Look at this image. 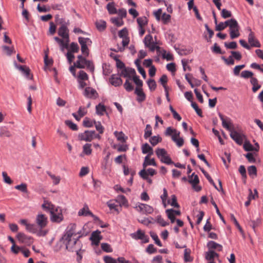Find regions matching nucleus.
I'll list each match as a JSON object with an SVG mask.
<instances>
[{"label":"nucleus","mask_w":263,"mask_h":263,"mask_svg":"<svg viewBox=\"0 0 263 263\" xmlns=\"http://www.w3.org/2000/svg\"><path fill=\"white\" fill-rule=\"evenodd\" d=\"M81 231L77 230V225L71 223L68 226L62 237L66 249L70 251L77 252L78 255L81 250V242L79 240L81 236Z\"/></svg>","instance_id":"nucleus-1"},{"label":"nucleus","mask_w":263,"mask_h":263,"mask_svg":"<svg viewBox=\"0 0 263 263\" xmlns=\"http://www.w3.org/2000/svg\"><path fill=\"white\" fill-rule=\"evenodd\" d=\"M42 207L50 213V219L52 222L60 223L63 220L62 210L60 207L55 206L48 201H44Z\"/></svg>","instance_id":"nucleus-2"},{"label":"nucleus","mask_w":263,"mask_h":263,"mask_svg":"<svg viewBox=\"0 0 263 263\" xmlns=\"http://www.w3.org/2000/svg\"><path fill=\"white\" fill-rule=\"evenodd\" d=\"M78 59V60L74 63L75 67L79 68H84L87 67L90 71H93L94 67L91 61L86 60V59L82 55H79Z\"/></svg>","instance_id":"nucleus-3"},{"label":"nucleus","mask_w":263,"mask_h":263,"mask_svg":"<svg viewBox=\"0 0 263 263\" xmlns=\"http://www.w3.org/2000/svg\"><path fill=\"white\" fill-rule=\"evenodd\" d=\"M78 40L81 45L82 54L85 57H88L89 52L88 47L90 46L92 43L91 40L89 38L79 37Z\"/></svg>","instance_id":"nucleus-4"},{"label":"nucleus","mask_w":263,"mask_h":263,"mask_svg":"<svg viewBox=\"0 0 263 263\" xmlns=\"http://www.w3.org/2000/svg\"><path fill=\"white\" fill-rule=\"evenodd\" d=\"M155 152L157 156L162 162L167 164L173 163L171 158L165 149L158 148L156 150Z\"/></svg>","instance_id":"nucleus-5"},{"label":"nucleus","mask_w":263,"mask_h":263,"mask_svg":"<svg viewBox=\"0 0 263 263\" xmlns=\"http://www.w3.org/2000/svg\"><path fill=\"white\" fill-rule=\"evenodd\" d=\"M130 237L135 240H141L143 243H147L149 241V237L145 235L144 231L138 229L136 232L131 233Z\"/></svg>","instance_id":"nucleus-6"},{"label":"nucleus","mask_w":263,"mask_h":263,"mask_svg":"<svg viewBox=\"0 0 263 263\" xmlns=\"http://www.w3.org/2000/svg\"><path fill=\"white\" fill-rule=\"evenodd\" d=\"M135 208L138 212L143 214H150L154 212V208L152 206L144 203H138Z\"/></svg>","instance_id":"nucleus-7"},{"label":"nucleus","mask_w":263,"mask_h":263,"mask_svg":"<svg viewBox=\"0 0 263 263\" xmlns=\"http://www.w3.org/2000/svg\"><path fill=\"white\" fill-rule=\"evenodd\" d=\"M230 35L231 39H234L238 37L240 35L239 33V26L236 21L234 20L233 23L230 25Z\"/></svg>","instance_id":"nucleus-8"},{"label":"nucleus","mask_w":263,"mask_h":263,"mask_svg":"<svg viewBox=\"0 0 263 263\" xmlns=\"http://www.w3.org/2000/svg\"><path fill=\"white\" fill-rule=\"evenodd\" d=\"M94 130H86L84 133L79 134L78 139L81 141L90 142L94 139Z\"/></svg>","instance_id":"nucleus-9"},{"label":"nucleus","mask_w":263,"mask_h":263,"mask_svg":"<svg viewBox=\"0 0 263 263\" xmlns=\"http://www.w3.org/2000/svg\"><path fill=\"white\" fill-rule=\"evenodd\" d=\"M18 241L21 243L28 246H30L33 242V238L29 236L26 235L23 233L20 232L16 235Z\"/></svg>","instance_id":"nucleus-10"},{"label":"nucleus","mask_w":263,"mask_h":263,"mask_svg":"<svg viewBox=\"0 0 263 263\" xmlns=\"http://www.w3.org/2000/svg\"><path fill=\"white\" fill-rule=\"evenodd\" d=\"M188 181L192 184L195 191L199 192L201 190V187L198 185L199 182L198 177L195 173H193L191 176H189Z\"/></svg>","instance_id":"nucleus-11"},{"label":"nucleus","mask_w":263,"mask_h":263,"mask_svg":"<svg viewBox=\"0 0 263 263\" xmlns=\"http://www.w3.org/2000/svg\"><path fill=\"white\" fill-rule=\"evenodd\" d=\"M36 223L41 229L45 228L48 222L47 217L43 214H39L36 217Z\"/></svg>","instance_id":"nucleus-12"},{"label":"nucleus","mask_w":263,"mask_h":263,"mask_svg":"<svg viewBox=\"0 0 263 263\" xmlns=\"http://www.w3.org/2000/svg\"><path fill=\"white\" fill-rule=\"evenodd\" d=\"M180 132L177 129L168 127L165 132V135L167 136H171L173 141L180 137Z\"/></svg>","instance_id":"nucleus-13"},{"label":"nucleus","mask_w":263,"mask_h":263,"mask_svg":"<svg viewBox=\"0 0 263 263\" xmlns=\"http://www.w3.org/2000/svg\"><path fill=\"white\" fill-rule=\"evenodd\" d=\"M59 35L62 37L66 42L69 43V33H68V29L67 27L64 25H62L58 29V31Z\"/></svg>","instance_id":"nucleus-14"},{"label":"nucleus","mask_w":263,"mask_h":263,"mask_svg":"<svg viewBox=\"0 0 263 263\" xmlns=\"http://www.w3.org/2000/svg\"><path fill=\"white\" fill-rule=\"evenodd\" d=\"M14 65L15 67L19 70L26 78L28 79H31L32 78V76L30 74V69L28 67L26 66L18 65L15 62H14Z\"/></svg>","instance_id":"nucleus-15"},{"label":"nucleus","mask_w":263,"mask_h":263,"mask_svg":"<svg viewBox=\"0 0 263 263\" xmlns=\"http://www.w3.org/2000/svg\"><path fill=\"white\" fill-rule=\"evenodd\" d=\"M83 95L85 97L90 99H96L98 96V94L97 91L90 87L85 88L83 92Z\"/></svg>","instance_id":"nucleus-16"},{"label":"nucleus","mask_w":263,"mask_h":263,"mask_svg":"<svg viewBox=\"0 0 263 263\" xmlns=\"http://www.w3.org/2000/svg\"><path fill=\"white\" fill-rule=\"evenodd\" d=\"M102 239V236L101 235V232L98 230L93 232L90 238L92 244L95 246H98Z\"/></svg>","instance_id":"nucleus-17"},{"label":"nucleus","mask_w":263,"mask_h":263,"mask_svg":"<svg viewBox=\"0 0 263 263\" xmlns=\"http://www.w3.org/2000/svg\"><path fill=\"white\" fill-rule=\"evenodd\" d=\"M250 33L248 35V42L250 44V47H260L261 45L259 41L255 37L254 33L251 29H249Z\"/></svg>","instance_id":"nucleus-18"},{"label":"nucleus","mask_w":263,"mask_h":263,"mask_svg":"<svg viewBox=\"0 0 263 263\" xmlns=\"http://www.w3.org/2000/svg\"><path fill=\"white\" fill-rule=\"evenodd\" d=\"M218 115L220 120L222 121V125L223 127L230 132L232 130L231 126L232 124L231 123V119L228 117L224 118L223 116L220 113H219Z\"/></svg>","instance_id":"nucleus-19"},{"label":"nucleus","mask_w":263,"mask_h":263,"mask_svg":"<svg viewBox=\"0 0 263 263\" xmlns=\"http://www.w3.org/2000/svg\"><path fill=\"white\" fill-rule=\"evenodd\" d=\"M230 132V137L237 144L241 145L243 140V135L235 130H231Z\"/></svg>","instance_id":"nucleus-20"},{"label":"nucleus","mask_w":263,"mask_h":263,"mask_svg":"<svg viewBox=\"0 0 263 263\" xmlns=\"http://www.w3.org/2000/svg\"><path fill=\"white\" fill-rule=\"evenodd\" d=\"M121 76L128 78H132L136 74V71L131 68H124L121 71Z\"/></svg>","instance_id":"nucleus-21"},{"label":"nucleus","mask_w":263,"mask_h":263,"mask_svg":"<svg viewBox=\"0 0 263 263\" xmlns=\"http://www.w3.org/2000/svg\"><path fill=\"white\" fill-rule=\"evenodd\" d=\"M110 84L115 86H119L122 84V79L117 74H112L109 79Z\"/></svg>","instance_id":"nucleus-22"},{"label":"nucleus","mask_w":263,"mask_h":263,"mask_svg":"<svg viewBox=\"0 0 263 263\" xmlns=\"http://www.w3.org/2000/svg\"><path fill=\"white\" fill-rule=\"evenodd\" d=\"M156 174V171L152 168H148L146 170L143 169L139 172V175L142 178H147L148 175L152 176Z\"/></svg>","instance_id":"nucleus-23"},{"label":"nucleus","mask_w":263,"mask_h":263,"mask_svg":"<svg viewBox=\"0 0 263 263\" xmlns=\"http://www.w3.org/2000/svg\"><path fill=\"white\" fill-rule=\"evenodd\" d=\"M135 92L137 95V100L139 102H141L145 100V95L143 91L142 88L136 87Z\"/></svg>","instance_id":"nucleus-24"},{"label":"nucleus","mask_w":263,"mask_h":263,"mask_svg":"<svg viewBox=\"0 0 263 263\" xmlns=\"http://www.w3.org/2000/svg\"><path fill=\"white\" fill-rule=\"evenodd\" d=\"M79 216H90L92 217H94V215L89 211L88 206L87 205H85L84 207L80 210L78 212Z\"/></svg>","instance_id":"nucleus-25"},{"label":"nucleus","mask_w":263,"mask_h":263,"mask_svg":"<svg viewBox=\"0 0 263 263\" xmlns=\"http://www.w3.org/2000/svg\"><path fill=\"white\" fill-rule=\"evenodd\" d=\"M142 152L143 154H147V156L153 155V149L147 143H144L141 146Z\"/></svg>","instance_id":"nucleus-26"},{"label":"nucleus","mask_w":263,"mask_h":263,"mask_svg":"<svg viewBox=\"0 0 263 263\" xmlns=\"http://www.w3.org/2000/svg\"><path fill=\"white\" fill-rule=\"evenodd\" d=\"M116 202L119 204L120 206H128V201L126 199L125 197L123 195H119L117 197L116 199Z\"/></svg>","instance_id":"nucleus-27"},{"label":"nucleus","mask_w":263,"mask_h":263,"mask_svg":"<svg viewBox=\"0 0 263 263\" xmlns=\"http://www.w3.org/2000/svg\"><path fill=\"white\" fill-rule=\"evenodd\" d=\"M110 153H108L106 156L104 158L102 163V168L104 170L109 171L110 167V164L109 162Z\"/></svg>","instance_id":"nucleus-28"},{"label":"nucleus","mask_w":263,"mask_h":263,"mask_svg":"<svg viewBox=\"0 0 263 263\" xmlns=\"http://www.w3.org/2000/svg\"><path fill=\"white\" fill-rule=\"evenodd\" d=\"M129 43V39L128 37H125L122 39V46H118L117 48L115 49H111L112 51L115 52H122L124 51L125 47L127 46Z\"/></svg>","instance_id":"nucleus-29"},{"label":"nucleus","mask_w":263,"mask_h":263,"mask_svg":"<svg viewBox=\"0 0 263 263\" xmlns=\"http://www.w3.org/2000/svg\"><path fill=\"white\" fill-rule=\"evenodd\" d=\"M150 156H146L144 158V161L143 163V166L144 167H145L148 165L156 166V163L155 162V159L154 158L150 159Z\"/></svg>","instance_id":"nucleus-30"},{"label":"nucleus","mask_w":263,"mask_h":263,"mask_svg":"<svg viewBox=\"0 0 263 263\" xmlns=\"http://www.w3.org/2000/svg\"><path fill=\"white\" fill-rule=\"evenodd\" d=\"M54 39L60 45L62 50H63L64 49L68 47V43L66 42V41H65V40L63 38L62 39H61L58 37L55 36L54 37Z\"/></svg>","instance_id":"nucleus-31"},{"label":"nucleus","mask_w":263,"mask_h":263,"mask_svg":"<svg viewBox=\"0 0 263 263\" xmlns=\"http://www.w3.org/2000/svg\"><path fill=\"white\" fill-rule=\"evenodd\" d=\"M96 110L97 114L99 116H103L106 112V107L103 104L99 103L96 106Z\"/></svg>","instance_id":"nucleus-32"},{"label":"nucleus","mask_w":263,"mask_h":263,"mask_svg":"<svg viewBox=\"0 0 263 263\" xmlns=\"http://www.w3.org/2000/svg\"><path fill=\"white\" fill-rule=\"evenodd\" d=\"M208 247L210 249H215L218 251H221L222 250V246L214 241H211L208 243Z\"/></svg>","instance_id":"nucleus-33"},{"label":"nucleus","mask_w":263,"mask_h":263,"mask_svg":"<svg viewBox=\"0 0 263 263\" xmlns=\"http://www.w3.org/2000/svg\"><path fill=\"white\" fill-rule=\"evenodd\" d=\"M47 174L50 177L54 185H58L61 181V177L59 176H56L50 172H47Z\"/></svg>","instance_id":"nucleus-34"},{"label":"nucleus","mask_w":263,"mask_h":263,"mask_svg":"<svg viewBox=\"0 0 263 263\" xmlns=\"http://www.w3.org/2000/svg\"><path fill=\"white\" fill-rule=\"evenodd\" d=\"M218 254L214 251H209L205 254V258L210 261H213L215 257H218Z\"/></svg>","instance_id":"nucleus-35"},{"label":"nucleus","mask_w":263,"mask_h":263,"mask_svg":"<svg viewBox=\"0 0 263 263\" xmlns=\"http://www.w3.org/2000/svg\"><path fill=\"white\" fill-rule=\"evenodd\" d=\"M250 82L253 85L252 90L253 92H256L260 88L261 86L258 83V80L256 78H252Z\"/></svg>","instance_id":"nucleus-36"},{"label":"nucleus","mask_w":263,"mask_h":263,"mask_svg":"<svg viewBox=\"0 0 263 263\" xmlns=\"http://www.w3.org/2000/svg\"><path fill=\"white\" fill-rule=\"evenodd\" d=\"M162 138L159 136H154L151 137L149 139V142L153 146L156 145L158 143L160 142Z\"/></svg>","instance_id":"nucleus-37"},{"label":"nucleus","mask_w":263,"mask_h":263,"mask_svg":"<svg viewBox=\"0 0 263 263\" xmlns=\"http://www.w3.org/2000/svg\"><path fill=\"white\" fill-rule=\"evenodd\" d=\"M167 204L175 208L179 207V205L177 202V198L175 195H172L171 196V199L167 200Z\"/></svg>","instance_id":"nucleus-38"},{"label":"nucleus","mask_w":263,"mask_h":263,"mask_svg":"<svg viewBox=\"0 0 263 263\" xmlns=\"http://www.w3.org/2000/svg\"><path fill=\"white\" fill-rule=\"evenodd\" d=\"M97 29L100 31H103L106 27V22L102 20H100L96 23Z\"/></svg>","instance_id":"nucleus-39"},{"label":"nucleus","mask_w":263,"mask_h":263,"mask_svg":"<svg viewBox=\"0 0 263 263\" xmlns=\"http://www.w3.org/2000/svg\"><path fill=\"white\" fill-rule=\"evenodd\" d=\"M116 202V200H110L107 202V204L110 210H114L119 213L120 211L118 209V204Z\"/></svg>","instance_id":"nucleus-40"},{"label":"nucleus","mask_w":263,"mask_h":263,"mask_svg":"<svg viewBox=\"0 0 263 263\" xmlns=\"http://www.w3.org/2000/svg\"><path fill=\"white\" fill-rule=\"evenodd\" d=\"M114 135L118 141L121 142H125L126 138H125V135L122 132H118L117 131H115L114 132Z\"/></svg>","instance_id":"nucleus-41"},{"label":"nucleus","mask_w":263,"mask_h":263,"mask_svg":"<svg viewBox=\"0 0 263 263\" xmlns=\"http://www.w3.org/2000/svg\"><path fill=\"white\" fill-rule=\"evenodd\" d=\"M138 27H144L147 24L148 21L145 16L138 17L137 19Z\"/></svg>","instance_id":"nucleus-42"},{"label":"nucleus","mask_w":263,"mask_h":263,"mask_svg":"<svg viewBox=\"0 0 263 263\" xmlns=\"http://www.w3.org/2000/svg\"><path fill=\"white\" fill-rule=\"evenodd\" d=\"M91 144L86 143L83 146V153L86 155H90L92 153V149L91 148Z\"/></svg>","instance_id":"nucleus-43"},{"label":"nucleus","mask_w":263,"mask_h":263,"mask_svg":"<svg viewBox=\"0 0 263 263\" xmlns=\"http://www.w3.org/2000/svg\"><path fill=\"white\" fill-rule=\"evenodd\" d=\"M248 171L249 175L253 178L256 176L257 169L255 166L251 165L248 168Z\"/></svg>","instance_id":"nucleus-44"},{"label":"nucleus","mask_w":263,"mask_h":263,"mask_svg":"<svg viewBox=\"0 0 263 263\" xmlns=\"http://www.w3.org/2000/svg\"><path fill=\"white\" fill-rule=\"evenodd\" d=\"M2 48L3 51L8 55H10L12 53L15 52L13 46L8 47L7 46H3Z\"/></svg>","instance_id":"nucleus-45"},{"label":"nucleus","mask_w":263,"mask_h":263,"mask_svg":"<svg viewBox=\"0 0 263 263\" xmlns=\"http://www.w3.org/2000/svg\"><path fill=\"white\" fill-rule=\"evenodd\" d=\"M15 189L25 193H27L28 192L27 185L24 183L16 185L15 186Z\"/></svg>","instance_id":"nucleus-46"},{"label":"nucleus","mask_w":263,"mask_h":263,"mask_svg":"<svg viewBox=\"0 0 263 263\" xmlns=\"http://www.w3.org/2000/svg\"><path fill=\"white\" fill-rule=\"evenodd\" d=\"M11 136L10 132L5 127H2L0 129V136L9 137Z\"/></svg>","instance_id":"nucleus-47"},{"label":"nucleus","mask_w":263,"mask_h":263,"mask_svg":"<svg viewBox=\"0 0 263 263\" xmlns=\"http://www.w3.org/2000/svg\"><path fill=\"white\" fill-rule=\"evenodd\" d=\"M152 134V127L149 124H147L144 130V137L145 139H147L148 138L150 137Z\"/></svg>","instance_id":"nucleus-48"},{"label":"nucleus","mask_w":263,"mask_h":263,"mask_svg":"<svg viewBox=\"0 0 263 263\" xmlns=\"http://www.w3.org/2000/svg\"><path fill=\"white\" fill-rule=\"evenodd\" d=\"M107 9L110 14H116L117 13V10L113 3H109L107 5Z\"/></svg>","instance_id":"nucleus-49"},{"label":"nucleus","mask_w":263,"mask_h":263,"mask_svg":"<svg viewBox=\"0 0 263 263\" xmlns=\"http://www.w3.org/2000/svg\"><path fill=\"white\" fill-rule=\"evenodd\" d=\"M94 121L88 118H85L83 120V125L86 127H91L94 125Z\"/></svg>","instance_id":"nucleus-50"},{"label":"nucleus","mask_w":263,"mask_h":263,"mask_svg":"<svg viewBox=\"0 0 263 263\" xmlns=\"http://www.w3.org/2000/svg\"><path fill=\"white\" fill-rule=\"evenodd\" d=\"M150 235L151 236V237L153 239V240L155 241V243L159 247H162V245L161 242V241H160L157 235L153 232H150Z\"/></svg>","instance_id":"nucleus-51"},{"label":"nucleus","mask_w":263,"mask_h":263,"mask_svg":"<svg viewBox=\"0 0 263 263\" xmlns=\"http://www.w3.org/2000/svg\"><path fill=\"white\" fill-rule=\"evenodd\" d=\"M101 248L105 252L110 253L112 252V249L110 245L107 243H102L101 244Z\"/></svg>","instance_id":"nucleus-52"},{"label":"nucleus","mask_w":263,"mask_h":263,"mask_svg":"<svg viewBox=\"0 0 263 263\" xmlns=\"http://www.w3.org/2000/svg\"><path fill=\"white\" fill-rule=\"evenodd\" d=\"M94 125L96 127V130L99 132L100 134H103L104 132V128L100 122L94 121Z\"/></svg>","instance_id":"nucleus-53"},{"label":"nucleus","mask_w":263,"mask_h":263,"mask_svg":"<svg viewBox=\"0 0 263 263\" xmlns=\"http://www.w3.org/2000/svg\"><path fill=\"white\" fill-rule=\"evenodd\" d=\"M114 189L116 191L121 192L123 193H127L130 192V189L129 188L126 187L124 189L119 185H115Z\"/></svg>","instance_id":"nucleus-54"},{"label":"nucleus","mask_w":263,"mask_h":263,"mask_svg":"<svg viewBox=\"0 0 263 263\" xmlns=\"http://www.w3.org/2000/svg\"><path fill=\"white\" fill-rule=\"evenodd\" d=\"M132 79L134 83L137 85V87L141 88L143 85L142 81L139 79V77L136 74L134 76Z\"/></svg>","instance_id":"nucleus-55"},{"label":"nucleus","mask_w":263,"mask_h":263,"mask_svg":"<svg viewBox=\"0 0 263 263\" xmlns=\"http://www.w3.org/2000/svg\"><path fill=\"white\" fill-rule=\"evenodd\" d=\"M22 249H23V247H21L18 246H16V244L12 245L11 249H10L11 251L15 254H17L20 252H21V250Z\"/></svg>","instance_id":"nucleus-56"},{"label":"nucleus","mask_w":263,"mask_h":263,"mask_svg":"<svg viewBox=\"0 0 263 263\" xmlns=\"http://www.w3.org/2000/svg\"><path fill=\"white\" fill-rule=\"evenodd\" d=\"M162 58L166 59L167 61H172L173 60V54L171 52L166 51L163 52Z\"/></svg>","instance_id":"nucleus-57"},{"label":"nucleus","mask_w":263,"mask_h":263,"mask_svg":"<svg viewBox=\"0 0 263 263\" xmlns=\"http://www.w3.org/2000/svg\"><path fill=\"white\" fill-rule=\"evenodd\" d=\"M156 221L162 227H165L168 224V223L165 221L161 216H158L156 217Z\"/></svg>","instance_id":"nucleus-58"},{"label":"nucleus","mask_w":263,"mask_h":263,"mask_svg":"<svg viewBox=\"0 0 263 263\" xmlns=\"http://www.w3.org/2000/svg\"><path fill=\"white\" fill-rule=\"evenodd\" d=\"M253 72H252L250 71H248V70L243 71L241 73V77L245 79H247L249 78H250L251 79L252 78H253Z\"/></svg>","instance_id":"nucleus-59"},{"label":"nucleus","mask_w":263,"mask_h":263,"mask_svg":"<svg viewBox=\"0 0 263 263\" xmlns=\"http://www.w3.org/2000/svg\"><path fill=\"white\" fill-rule=\"evenodd\" d=\"M112 23L115 24L117 26H121L123 24V22L122 18L118 17H113L111 19Z\"/></svg>","instance_id":"nucleus-60"},{"label":"nucleus","mask_w":263,"mask_h":263,"mask_svg":"<svg viewBox=\"0 0 263 263\" xmlns=\"http://www.w3.org/2000/svg\"><path fill=\"white\" fill-rule=\"evenodd\" d=\"M152 39V36L150 34L146 35L145 36L144 39V43L146 47L150 46Z\"/></svg>","instance_id":"nucleus-61"},{"label":"nucleus","mask_w":263,"mask_h":263,"mask_svg":"<svg viewBox=\"0 0 263 263\" xmlns=\"http://www.w3.org/2000/svg\"><path fill=\"white\" fill-rule=\"evenodd\" d=\"M2 176L3 178L4 181L9 184H11L12 183V181L11 178L8 176L6 172H2Z\"/></svg>","instance_id":"nucleus-62"},{"label":"nucleus","mask_w":263,"mask_h":263,"mask_svg":"<svg viewBox=\"0 0 263 263\" xmlns=\"http://www.w3.org/2000/svg\"><path fill=\"white\" fill-rule=\"evenodd\" d=\"M221 15L223 18H227L230 17L232 16V13L231 11L226 9H223L221 10Z\"/></svg>","instance_id":"nucleus-63"},{"label":"nucleus","mask_w":263,"mask_h":263,"mask_svg":"<svg viewBox=\"0 0 263 263\" xmlns=\"http://www.w3.org/2000/svg\"><path fill=\"white\" fill-rule=\"evenodd\" d=\"M103 260L105 263H118L115 259L109 256H105L103 257Z\"/></svg>","instance_id":"nucleus-64"}]
</instances>
